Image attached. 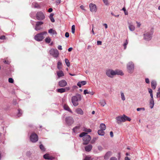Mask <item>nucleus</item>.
Returning <instances> with one entry per match:
<instances>
[{
  "mask_svg": "<svg viewBox=\"0 0 160 160\" xmlns=\"http://www.w3.org/2000/svg\"><path fill=\"white\" fill-rule=\"evenodd\" d=\"M106 74L109 77L113 78L115 75H120L122 76L124 75L122 71L119 70H113L112 69H108L106 71Z\"/></svg>",
  "mask_w": 160,
  "mask_h": 160,
  "instance_id": "obj_1",
  "label": "nucleus"
},
{
  "mask_svg": "<svg viewBox=\"0 0 160 160\" xmlns=\"http://www.w3.org/2000/svg\"><path fill=\"white\" fill-rule=\"evenodd\" d=\"M117 123L119 124L121 122H125L126 121H130L131 119L128 117L123 115L122 116H118L116 118Z\"/></svg>",
  "mask_w": 160,
  "mask_h": 160,
  "instance_id": "obj_2",
  "label": "nucleus"
},
{
  "mask_svg": "<svg viewBox=\"0 0 160 160\" xmlns=\"http://www.w3.org/2000/svg\"><path fill=\"white\" fill-rule=\"evenodd\" d=\"M81 96L80 94H78L76 96H73L72 98V102L74 106H76L78 104V102L81 99Z\"/></svg>",
  "mask_w": 160,
  "mask_h": 160,
  "instance_id": "obj_3",
  "label": "nucleus"
},
{
  "mask_svg": "<svg viewBox=\"0 0 160 160\" xmlns=\"http://www.w3.org/2000/svg\"><path fill=\"white\" fill-rule=\"evenodd\" d=\"M47 34L46 31L43 32L36 34L34 36L35 39L38 41H41L44 38V35Z\"/></svg>",
  "mask_w": 160,
  "mask_h": 160,
  "instance_id": "obj_4",
  "label": "nucleus"
},
{
  "mask_svg": "<svg viewBox=\"0 0 160 160\" xmlns=\"http://www.w3.org/2000/svg\"><path fill=\"white\" fill-rule=\"evenodd\" d=\"M127 68L128 72L132 73L134 70V65L132 62H129L127 65Z\"/></svg>",
  "mask_w": 160,
  "mask_h": 160,
  "instance_id": "obj_5",
  "label": "nucleus"
},
{
  "mask_svg": "<svg viewBox=\"0 0 160 160\" xmlns=\"http://www.w3.org/2000/svg\"><path fill=\"white\" fill-rule=\"evenodd\" d=\"M153 34V30L151 29L150 31L146 32L143 34L144 39L146 41H149L152 38V36Z\"/></svg>",
  "mask_w": 160,
  "mask_h": 160,
  "instance_id": "obj_6",
  "label": "nucleus"
},
{
  "mask_svg": "<svg viewBox=\"0 0 160 160\" xmlns=\"http://www.w3.org/2000/svg\"><path fill=\"white\" fill-rule=\"evenodd\" d=\"M50 54L55 58H58L59 55L58 51L56 49L52 48L49 51Z\"/></svg>",
  "mask_w": 160,
  "mask_h": 160,
  "instance_id": "obj_7",
  "label": "nucleus"
},
{
  "mask_svg": "<svg viewBox=\"0 0 160 160\" xmlns=\"http://www.w3.org/2000/svg\"><path fill=\"white\" fill-rule=\"evenodd\" d=\"M36 17L37 19L38 20H43L45 18L44 14L41 11L38 12L36 14Z\"/></svg>",
  "mask_w": 160,
  "mask_h": 160,
  "instance_id": "obj_8",
  "label": "nucleus"
},
{
  "mask_svg": "<svg viewBox=\"0 0 160 160\" xmlns=\"http://www.w3.org/2000/svg\"><path fill=\"white\" fill-rule=\"evenodd\" d=\"M31 141L33 143L36 142L38 140V137L37 134L34 133H32L30 136Z\"/></svg>",
  "mask_w": 160,
  "mask_h": 160,
  "instance_id": "obj_9",
  "label": "nucleus"
},
{
  "mask_svg": "<svg viewBox=\"0 0 160 160\" xmlns=\"http://www.w3.org/2000/svg\"><path fill=\"white\" fill-rule=\"evenodd\" d=\"M65 121L67 124L69 126L71 125L74 122V120L73 118L70 116L66 118Z\"/></svg>",
  "mask_w": 160,
  "mask_h": 160,
  "instance_id": "obj_10",
  "label": "nucleus"
},
{
  "mask_svg": "<svg viewBox=\"0 0 160 160\" xmlns=\"http://www.w3.org/2000/svg\"><path fill=\"white\" fill-rule=\"evenodd\" d=\"M91 137L90 136L87 134L83 138V140L84 142H83V145H87L88 143V142L91 140Z\"/></svg>",
  "mask_w": 160,
  "mask_h": 160,
  "instance_id": "obj_11",
  "label": "nucleus"
},
{
  "mask_svg": "<svg viewBox=\"0 0 160 160\" xmlns=\"http://www.w3.org/2000/svg\"><path fill=\"white\" fill-rule=\"evenodd\" d=\"M90 10L92 12H96L97 10V7L96 5L92 3H91L89 5Z\"/></svg>",
  "mask_w": 160,
  "mask_h": 160,
  "instance_id": "obj_12",
  "label": "nucleus"
},
{
  "mask_svg": "<svg viewBox=\"0 0 160 160\" xmlns=\"http://www.w3.org/2000/svg\"><path fill=\"white\" fill-rule=\"evenodd\" d=\"M43 22L42 21H38L36 22L35 29L36 31H38L41 30L42 28L41 27V26L43 24Z\"/></svg>",
  "mask_w": 160,
  "mask_h": 160,
  "instance_id": "obj_13",
  "label": "nucleus"
},
{
  "mask_svg": "<svg viewBox=\"0 0 160 160\" xmlns=\"http://www.w3.org/2000/svg\"><path fill=\"white\" fill-rule=\"evenodd\" d=\"M58 85L60 87H64L67 85V82L64 80H62L59 82Z\"/></svg>",
  "mask_w": 160,
  "mask_h": 160,
  "instance_id": "obj_14",
  "label": "nucleus"
},
{
  "mask_svg": "<svg viewBox=\"0 0 160 160\" xmlns=\"http://www.w3.org/2000/svg\"><path fill=\"white\" fill-rule=\"evenodd\" d=\"M128 25L129 28V30L131 31H134L135 29V27L133 25L132 22H128Z\"/></svg>",
  "mask_w": 160,
  "mask_h": 160,
  "instance_id": "obj_15",
  "label": "nucleus"
},
{
  "mask_svg": "<svg viewBox=\"0 0 160 160\" xmlns=\"http://www.w3.org/2000/svg\"><path fill=\"white\" fill-rule=\"evenodd\" d=\"M112 152L111 151H109L107 152L104 156V158L105 159L107 160L111 156Z\"/></svg>",
  "mask_w": 160,
  "mask_h": 160,
  "instance_id": "obj_16",
  "label": "nucleus"
},
{
  "mask_svg": "<svg viewBox=\"0 0 160 160\" xmlns=\"http://www.w3.org/2000/svg\"><path fill=\"white\" fill-rule=\"evenodd\" d=\"M43 158L45 159L52 160L54 159V158L50 155L48 154H46L43 155Z\"/></svg>",
  "mask_w": 160,
  "mask_h": 160,
  "instance_id": "obj_17",
  "label": "nucleus"
},
{
  "mask_svg": "<svg viewBox=\"0 0 160 160\" xmlns=\"http://www.w3.org/2000/svg\"><path fill=\"white\" fill-rule=\"evenodd\" d=\"M92 148L91 144H89L85 147V149L87 152H90L92 149Z\"/></svg>",
  "mask_w": 160,
  "mask_h": 160,
  "instance_id": "obj_18",
  "label": "nucleus"
},
{
  "mask_svg": "<svg viewBox=\"0 0 160 160\" xmlns=\"http://www.w3.org/2000/svg\"><path fill=\"white\" fill-rule=\"evenodd\" d=\"M86 84V81H82L78 82L77 84V85L79 87L81 88L82 85H84Z\"/></svg>",
  "mask_w": 160,
  "mask_h": 160,
  "instance_id": "obj_19",
  "label": "nucleus"
},
{
  "mask_svg": "<svg viewBox=\"0 0 160 160\" xmlns=\"http://www.w3.org/2000/svg\"><path fill=\"white\" fill-rule=\"evenodd\" d=\"M76 112L77 113L83 115V112L82 110L80 108H78L76 109Z\"/></svg>",
  "mask_w": 160,
  "mask_h": 160,
  "instance_id": "obj_20",
  "label": "nucleus"
},
{
  "mask_svg": "<svg viewBox=\"0 0 160 160\" xmlns=\"http://www.w3.org/2000/svg\"><path fill=\"white\" fill-rule=\"evenodd\" d=\"M150 105L151 108H152L154 105V101L153 98H151L150 100Z\"/></svg>",
  "mask_w": 160,
  "mask_h": 160,
  "instance_id": "obj_21",
  "label": "nucleus"
},
{
  "mask_svg": "<svg viewBox=\"0 0 160 160\" xmlns=\"http://www.w3.org/2000/svg\"><path fill=\"white\" fill-rule=\"evenodd\" d=\"M57 74L58 76V78L64 76V73L62 71H60L58 72H57Z\"/></svg>",
  "mask_w": 160,
  "mask_h": 160,
  "instance_id": "obj_22",
  "label": "nucleus"
},
{
  "mask_svg": "<svg viewBox=\"0 0 160 160\" xmlns=\"http://www.w3.org/2000/svg\"><path fill=\"white\" fill-rule=\"evenodd\" d=\"M63 108L64 109L72 113V111L70 109L69 107L66 104H64L63 105Z\"/></svg>",
  "mask_w": 160,
  "mask_h": 160,
  "instance_id": "obj_23",
  "label": "nucleus"
},
{
  "mask_svg": "<svg viewBox=\"0 0 160 160\" xmlns=\"http://www.w3.org/2000/svg\"><path fill=\"white\" fill-rule=\"evenodd\" d=\"M157 86V83L155 81L153 80L151 82V86L152 88L154 89L156 88Z\"/></svg>",
  "mask_w": 160,
  "mask_h": 160,
  "instance_id": "obj_24",
  "label": "nucleus"
},
{
  "mask_svg": "<svg viewBox=\"0 0 160 160\" xmlns=\"http://www.w3.org/2000/svg\"><path fill=\"white\" fill-rule=\"evenodd\" d=\"M57 91L60 93H62L65 92V88H62L57 89Z\"/></svg>",
  "mask_w": 160,
  "mask_h": 160,
  "instance_id": "obj_25",
  "label": "nucleus"
},
{
  "mask_svg": "<svg viewBox=\"0 0 160 160\" xmlns=\"http://www.w3.org/2000/svg\"><path fill=\"white\" fill-rule=\"evenodd\" d=\"M80 128V126H76L74 128L72 129L73 132L76 133L77 132L79 129Z\"/></svg>",
  "mask_w": 160,
  "mask_h": 160,
  "instance_id": "obj_26",
  "label": "nucleus"
},
{
  "mask_svg": "<svg viewBox=\"0 0 160 160\" xmlns=\"http://www.w3.org/2000/svg\"><path fill=\"white\" fill-rule=\"evenodd\" d=\"M48 32L49 33L52 34V35L57 34V32L56 31L52 28H51L48 30Z\"/></svg>",
  "mask_w": 160,
  "mask_h": 160,
  "instance_id": "obj_27",
  "label": "nucleus"
},
{
  "mask_svg": "<svg viewBox=\"0 0 160 160\" xmlns=\"http://www.w3.org/2000/svg\"><path fill=\"white\" fill-rule=\"evenodd\" d=\"M104 130H98V134L100 136H103L104 134V132L103 131Z\"/></svg>",
  "mask_w": 160,
  "mask_h": 160,
  "instance_id": "obj_28",
  "label": "nucleus"
},
{
  "mask_svg": "<svg viewBox=\"0 0 160 160\" xmlns=\"http://www.w3.org/2000/svg\"><path fill=\"white\" fill-rule=\"evenodd\" d=\"M100 128L101 130H104L106 128V127L105 124L103 123L101 124L100 126Z\"/></svg>",
  "mask_w": 160,
  "mask_h": 160,
  "instance_id": "obj_29",
  "label": "nucleus"
},
{
  "mask_svg": "<svg viewBox=\"0 0 160 160\" xmlns=\"http://www.w3.org/2000/svg\"><path fill=\"white\" fill-rule=\"evenodd\" d=\"M99 104L102 106L104 107L106 105V103L104 100H102L100 101Z\"/></svg>",
  "mask_w": 160,
  "mask_h": 160,
  "instance_id": "obj_30",
  "label": "nucleus"
},
{
  "mask_svg": "<svg viewBox=\"0 0 160 160\" xmlns=\"http://www.w3.org/2000/svg\"><path fill=\"white\" fill-rule=\"evenodd\" d=\"M120 93L121 99L123 101H124L125 100V98L124 93L122 92L121 91L120 92Z\"/></svg>",
  "mask_w": 160,
  "mask_h": 160,
  "instance_id": "obj_31",
  "label": "nucleus"
},
{
  "mask_svg": "<svg viewBox=\"0 0 160 160\" xmlns=\"http://www.w3.org/2000/svg\"><path fill=\"white\" fill-rule=\"evenodd\" d=\"M62 63L60 61H58L57 63V68L60 69L62 68Z\"/></svg>",
  "mask_w": 160,
  "mask_h": 160,
  "instance_id": "obj_32",
  "label": "nucleus"
},
{
  "mask_svg": "<svg viewBox=\"0 0 160 160\" xmlns=\"http://www.w3.org/2000/svg\"><path fill=\"white\" fill-rule=\"evenodd\" d=\"M53 15H54L53 14L51 13L50 14V16H49V18L51 20V21L53 22H54L55 21L54 19V18H53Z\"/></svg>",
  "mask_w": 160,
  "mask_h": 160,
  "instance_id": "obj_33",
  "label": "nucleus"
},
{
  "mask_svg": "<svg viewBox=\"0 0 160 160\" xmlns=\"http://www.w3.org/2000/svg\"><path fill=\"white\" fill-rule=\"evenodd\" d=\"M32 6L35 8H38L39 7L38 4L36 2H34L32 3Z\"/></svg>",
  "mask_w": 160,
  "mask_h": 160,
  "instance_id": "obj_34",
  "label": "nucleus"
},
{
  "mask_svg": "<svg viewBox=\"0 0 160 160\" xmlns=\"http://www.w3.org/2000/svg\"><path fill=\"white\" fill-rule=\"evenodd\" d=\"M83 130L85 132H92L91 129H89V128H83Z\"/></svg>",
  "mask_w": 160,
  "mask_h": 160,
  "instance_id": "obj_35",
  "label": "nucleus"
},
{
  "mask_svg": "<svg viewBox=\"0 0 160 160\" xmlns=\"http://www.w3.org/2000/svg\"><path fill=\"white\" fill-rule=\"evenodd\" d=\"M65 62L66 65L68 67H69L70 66V63L68 59H65Z\"/></svg>",
  "mask_w": 160,
  "mask_h": 160,
  "instance_id": "obj_36",
  "label": "nucleus"
},
{
  "mask_svg": "<svg viewBox=\"0 0 160 160\" xmlns=\"http://www.w3.org/2000/svg\"><path fill=\"white\" fill-rule=\"evenodd\" d=\"M45 41L46 42L49 43L51 42V39L50 38L48 37L46 38L45 40Z\"/></svg>",
  "mask_w": 160,
  "mask_h": 160,
  "instance_id": "obj_37",
  "label": "nucleus"
},
{
  "mask_svg": "<svg viewBox=\"0 0 160 160\" xmlns=\"http://www.w3.org/2000/svg\"><path fill=\"white\" fill-rule=\"evenodd\" d=\"M128 40H126L123 44V46L124 47V49H125L126 48L128 44Z\"/></svg>",
  "mask_w": 160,
  "mask_h": 160,
  "instance_id": "obj_38",
  "label": "nucleus"
},
{
  "mask_svg": "<svg viewBox=\"0 0 160 160\" xmlns=\"http://www.w3.org/2000/svg\"><path fill=\"white\" fill-rule=\"evenodd\" d=\"M87 133L85 132H82L79 134V137H83L86 136Z\"/></svg>",
  "mask_w": 160,
  "mask_h": 160,
  "instance_id": "obj_39",
  "label": "nucleus"
},
{
  "mask_svg": "<svg viewBox=\"0 0 160 160\" xmlns=\"http://www.w3.org/2000/svg\"><path fill=\"white\" fill-rule=\"evenodd\" d=\"M71 29L72 33L73 34L74 33L75 31V26L74 25H72Z\"/></svg>",
  "mask_w": 160,
  "mask_h": 160,
  "instance_id": "obj_40",
  "label": "nucleus"
},
{
  "mask_svg": "<svg viewBox=\"0 0 160 160\" xmlns=\"http://www.w3.org/2000/svg\"><path fill=\"white\" fill-rule=\"evenodd\" d=\"M40 148V149L42 151H45V148L44 147V146L42 145L41 144L39 146Z\"/></svg>",
  "mask_w": 160,
  "mask_h": 160,
  "instance_id": "obj_41",
  "label": "nucleus"
},
{
  "mask_svg": "<svg viewBox=\"0 0 160 160\" xmlns=\"http://www.w3.org/2000/svg\"><path fill=\"white\" fill-rule=\"evenodd\" d=\"M22 112L21 110H18V112L17 114V116L18 117H19L21 116L22 114Z\"/></svg>",
  "mask_w": 160,
  "mask_h": 160,
  "instance_id": "obj_42",
  "label": "nucleus"
},
{
  "mask_svg": "<svg viewBox=\"0 0 160 160\" xmlns=\"http://www.w3.org/2000/svg\"><path fill=\"white\" fill-rule=\"evenodd\" d=\"M137 110L138 111H139L141 110H142L143 111H144L145 110V109L144 108H138L137 109Z\"/></svg>",
  "mask_w": 160,
  "mask_h": 160,
  "instance_id": "obj_43",
  "label": "nucleus"
},
{
  "mask_svg": "<svg viewBox=\"0 0 160 160\" xmlns=\"http://www.w3.org/2000/svg\"><path fill=\"white\" fill-rule=\"evenodd\" d=\"M98 139V137L94 138L91 141V143H94L95 141Z\"/></svg>",
  "mask_w": 160,
  "mask_h": 160,
  "instance_id": "obj_44",
  "label": "nucleus"
},
{
  "mask_svg": "<svg viewBox=\"0 0 160 160\" xmlns=\"http://www.w3.org/2000/svg\"><path fill=\"white\" fill-rule=\"evenodd\" d=\"M98 149L101 151L102 150L103 148L101 146L99 145L98 146Z\"/></svg>",
  "mask_w": 160,
  "mask_h": 160,
  "instance_id": "obj_45",
  "label": "nucleus"
},
{
  "mask_svg": "<svg viewBox=\"0 0 160 160\" xmlns=\"http://www.w3.org/2000/svg\"><path fill=\"white\" fill-rule=\"evenodd\" d=\"M8 82L11 83H13L14 82L13 79L12 78H9L8 79Z\"/></svg>",
  "mask_w": 160,
  "mask_h": 160,
  "instance_id": "obj_46",
  "label": "nucleus"
},
{
  "mask_svg": "<svg viewBox=\"0 0 160 160\" xmlns=\"http://www.w3.org/2000/svg\"><path fill=\"white\" fill-rule=\"evenodd\" d=\"M91 157L86 156L84 160H91Z\"/></svg>",
  "mask_w": 160,
  "mask_h": 160,
  "instance_id": "obj_47",
  "label": "nucleus"
},
{
  "mask_svg": "<svg viewBox=\"0 0 160 160\" xmlns=\"http://www.w3.org/2000/svg\"><path fill=\"white\" fill-rule=\"evenodd\" d=\"M6 39V37L4 35H2L0 37V39L4 40Z\"/></svg>",
  "mask_w": 160,
  "mask_h": 160,
  "instance_id": "obj_48",
  "label": "nucleus"
},
{
  "mask_svg": "<svg viewBox=\"0 0 160 160\" xmlns=\"http://www.w3.org/2000/svg\"><path fill=\"white\" fill-rule=\"evenodd\" d=\"M103 1L105 5H107L108 4V0H103Z\"/></svg>",
  "mask_w": 160,
  "mask_h": 160,
  "instance_id": "obj_49",
  "label": "nucleus"
},
{
  "mask_svg": "<svg viewBox=\"0 0 160 160\" xmlns=\"http://www.w3.org/2000/svg\"><path fill=\"white\" fill-rule=\"evenodd\" d=\"M145 82L147 83H150V81L148 78H146Z\"/></svg>",
  "mask_w": 160,
  "mask_h": 160,
  "instance_id": "obj_50",
  "label": "nucleus"
},
{
  "mask_svg": "<svg viewBox=\"0 0 160 160\" xmlns=\"http://www.w3.org/2000/svg\"><path fill=\"white\" fill-rule=\"evenodd\" d=\"M110 160H117V159L115 157H112L110 158Z\"/></svg>",
  "mask_w": 160,
  "mask_h": 160,
  "instance_id": "obj_51",
  "label": "nucleus"
},
{
  "mask_svg": "<svg viewBox=\"0 0 160 160\" xmlns=\"http://www.w3.org/2000/svg\"><path fill=\"white\" fill-rule=\"evenodd\" d=\"M65 36L66 38H68L69 37V34L68 32H66L65 34Z\"/></svg>",
  "mask_w": 160,
  "mask_h": 160,
  "instance_id": "obj_52",
  "label": "nucleus"
},
{
  "mask_svg": "<svg viewBox=\"0 0 160 160\" xmlns=\"http://www.w3.org/2000/svg\"><path fill=\"white\" fill-rule=\"evenodd\" d=\"M157 98H159L160 99V92H157Z\"/></svg>",
  "mask_w": 160,
  "mask_h": 160,
  "instance_id": "obj_53",
  "label": "nucleus"
},
{
  "mask_svg": "<svg viewBox=\"0 0 160 160\" xmlns=\"http://www.w3.org/2000/svg\"><path fill=\"white\" fill-rule=\"evenodd\" d=\"M98 45H101L102 44V42L100 41H98L97 42Z\"/></svg>",
  "mask_w": 160,
  "mask_h": 160,
  "instance_id": "obj_54",
  "label": "nucleus"
},
{
  "mask_svg": "<svg viewBox=\"0 0 160 160\" xmlns=\"http://www.w3.org/2000/svg\"><path fill=\"white\" fill-rule=\"evenodd\" d=\"M88 92L87 90H85L84 91V94L86 95V94H88Z\"/></svg>",
  "mask_w": 160,
  "mask_h": 160,
  "instance_id": "obj_55",
  "label": "nucleus"
},
{
  "mask_svg": "<svg viewBox=\"0 0 160 160\" xmlns=\"http://www.w3.org/2000/svg\"><path fill=\"white\" fill-rule=\"evenodd\" d=\"M136 23L137 24V27H140L141 25L140 23L138 22H136Z\"/></svg>",
  "mask_w": 160,
  "mask_h": 160,
  "instance_id": "obj_56",
  "label": "nucleus"
},
{
  "mask_svg": "<svg viewBox=\"0 0 160 160\" xmlns=\"http://www.w3.org/2000/svg\"><path fill=\"white\" fill-rule=\"evenodd\" d=\"M58 48L59 50H61L62 49V47L61 45H59L58 46Z\"/></svg>",
  "mask_w": 160,
  "mask_h": 160,
  "instance_id": "obj_57",
  "label": "nucleus"
},
{
  "mask_svg": "<svg viewBox=\"0 0 160 160\" xmlns=\"http://www.w3.org/2000/svg\"><path fill=\"white\" fill-rule=\"evenodd\" d=\"M4 62L5 63L7 64H9L10 63V62L9 61H8L5 60L4 61Z\"/></svg>",
  "mask_w": 160,
  "mask_h": 160,
  "instance_id": "obj_58",
  "label": "nucleus"
},
{
  "mask_svg": "<svg viewBox=\"0 0 160 160\" xmlns=\"http://www.w3.org/2000/svg\"><path fill=\"white\" fill-rule=\"evenodd\" d=\"M110 134L111 137H113V132L112 131L110 132Z\"/></svg>",
  "mask_w": 160,
  "mask_h": 160,
  "instance_id": "obj_59",
  "label": "nucleus"
},
{
  "mask_svg": "<svg viewBox=\"0 0 160 160\" xmlns=\"http://www.w3.org/2000/svg\"><path fill=\"white\" fill-rule=\"evenodd\" d=\"M148 92L150 94L152 93V91L151 89H149Z\"/></svg>",
  "mask_w": 160,
  "mask_h": 160,
  "instance_id": "obj_60",
  "label": "nucleus"
},
{
  "mask_svg": "<svg viewBox=\"0 0 160 160\" xmlns=\"http://www.w3.org/2000/svg\"><path fill=\"white\" fill-rule=\"evenodd\" d=\"M48 12H51L52 11V9L51 8H49L48 10Z\"/></svg>",
  "mask_w": 160,
  "mask_h": 160,
  "instance_id": "obj_61",
  "label": "nucleus"
},
{
  "mask_svg": "<svg viewBox=\"0 0 160 160\" xmlns=\"http://www.w3.org/2000/svg\"><path fill=\"white\" fill-rule=\"evenodd\" d=\"M88 94H89L91 95H92L94 94V92H92L89 91V92H88Z\"/></svg>",
  "mask_w": 160,
  "mask_h": 160,
  "instance_id": "obj_62",
  "label": "nucleus"
},
{
  "mask_svg": "<svg viewBox=\"0 0 160 160\" xmlns=\"http://www.w3.org/2000/svg\"><path fill=\"white\" fill-rule=\"evenodd\" d=\"M80 8L82 10H85V9H84V7L83 6H82V5L80 6Z\"/></svg>",
  "mask_w": 160,
  "mask_h": 160,
  "instance_id": "obj_63",
  "label": "nucleus"
},
{
  "mask_svg": "<svg viewBox=\"0 0 160 160\" xmlns=\"http://www.w3.org/2000/svg\"><path fill=\"white\" fill-rule=\"evenodd\" d=\"M125 160H130V159L128 157H126L125 158Z\"/></svg>",
  "mask_w": 160,
  "mask_h": 160,
  "instance_id": "obj_64",
  "label": "nucleus"
}]
</instances>
